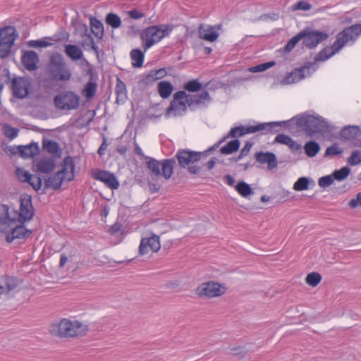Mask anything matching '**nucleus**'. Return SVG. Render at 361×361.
I'll list each match as a JSON object with an SVG mask.
<instances>
[{
	"label": "nucleus",
	"mask_w": 361,
	"mask_h": 361,
	"mask_svg": "<svg viewBox=\"0 0 361 361\" xmlns=\"http://www.w3.org/2000/svg\"><path fill=\"white\" fill-rule=\"evenodd\" d=\"M1 209L4 213V216L1 217V233L4 234L5 240L8 243L15 241L24 243L31 236L32 231L26 228L25 222L21 223L11 216L7 204H1Z\"/></svg>",
	"instance_id": "f257e3e1"
},
{
	"label": "nucleus",
	"mask_w": 361,
	"mask_h": 361,
	"mask_svg": "<svg viewBox=\"0 0 361 361\" xmlns=\"http://www.w3.org/2000/svg\"><path fill=\"white\" fill-rule=\"evenodd\" d=\"M360 35L358 23L345 27L337 34L336 40L331 47L326 46L317 53L314 57V61L320 62L328 60L338 53L349 41L355 43Z\"/></svg>",
	"instance_id": "f03ea898"
},
{
	"label": "nucleus",
	"mask_w": 361,
	"mask_h": 361,
	"mask_svg": "<svg viewBox=\"0 0 361 361\" xmlns=\"http://www.w3.org/2000/svg\"><path fill=\"white\" fill-rule=\"evenodd\" d=\"M296 126L309 137L316 133H324L329 130V123L322 116L303 113L295 116Z\"/></svg>",
	"instance_id": "7ed1b4c3"
},
{
	"label": "nucleus",
	"mask_w": 361,
	"mask_h": 361,
	"mask_svg": "<svg viewBox=\"0 0 361 361\" xmlns=\"http://www.w3.org/2000/svg\"><path fill=\"white\" fill-rule=\"evenodd\" d=\"M49 331L52 335L61 338L82 337L86 335L89 326L76 320L63 319L59 323L53 324Z\"/></svg>",
	"instance_id": "20e7f679"
},
{
	"label": "nucleus",
	"mask_w": 361,
	"mask_h": 361,
	"mask_svg": "<svg viewBox=\"0 0 361 361\" xmlns=\"http://www.w3.org/2000/svg\"><path fill=\"white\" fill-rule=\"evenodd\" d=\"M75 178V164L73 157L67 156L65 157L62 164V169L55 174L45 179L44 184L47 188H52L57 190L61 188L63 180L71 181Z\"/></svg>",
	"instance_id": "39448f33"
},
{
	"label": "nucleus",
	"mask_w": 361,
	"mask_h": 361,
	"mask_svg": "<svg viewBox=\"0 0 361 361\" xmlns=\"http://www.w3.org/2000/svg\"><path fill=\"white\" fill-rule=\"evenodd\" d=\"M146 167L152 180H156L162 176L169 180L173 175L176 161L174 158L164 159L159 161L154 158L147 157Z\"/></svg>",
	"instance_id": "423d86ee"
},
{
	"label": "nucleus",
	"mask_w": 361,
	"mask_h": 361,
	"mask_svg": "<svg viewBox=\"0 0 361 361\" xmlns=\"http://www.w3.org/2000/svg\"><path fill=\"white\" fill-rule=\"evenodd\" d=\"M178 166L182 169H186L190 175H198L200 173L202 166L197 163L200 161V154L188 148L177 150L175 157Z\"/></svg>",
	"instance_id": "0eeeda50"
},
{
	"label": "nucleus",
	"mask_w": 361,
	"mask_h": 361,
	"mask_svg": "<svg viewBox=\"0 0 361 361\" xmlns=\"http://www.w3.org/2000/svg\"><path fill=\"white\" fill-rule=\"evenodd\" d=\"M49 72L50 79L56 81H68L72 75L68 65L59 54L51 56Z\"/></svg>",
	"instance_id": "6e6552de"
},
{
	"label": "nucleus",
	"mask_w": 361,
	"mask_h": 361,
	"mask_svg": "<svg viewBox=\"0 0 361 361\" xmlns=\"http://www.w3.org/2000/svg\"><path fill=\"white\" fill-rule=\"evenodd\" d=\"M188 108V94L184 90H178L173 95V99L166 109L164 116L166 118H169L171 114L174 117L183 116L187 114Z\"/></svg>",
	"instance_id": "1a4fd4ad"
},
{
	"label": "nucleus",
	"mask_w": 361,
	"mask_h": 361,
	"mask_svg": "<svg viewBox=\"0 0 361 361\" xmlns=\"http://www.w3.org/2000/svg\"><path fill=\"white\" fill-rule=\"evenodd\" d=\"M35 212L31 195L23 194L20 197L19 212L13 209L10 214L11 216H15L18 221L26 223L32 219Z\"/></svg>",
	"instance_id": "9d476101"
},
{
	"label": "nucleus",
	"mask_w": 361,
	"mask_h": 361,
	"mask_svg": "<svg viewBox=\"0 0 361 361\" xmlns=\"http://www.w3.org/2000/svg\"><path fill=\"white\" fill-rule=\"evenodd\" d=\"M316 63L314 61V62H307L300 68L293 69L281 80V83L282 85L296 83L305 77L310 76L317 69V67L315 66Z\"/></svg>",
	"instance_id": "9b49d317"
},
{
	"label": "nucleus",
	"mask_w": 361,
	"mask_h": 361,
	"mask_svg": "<svg viewBox=\"0 0 361 361\" xmlns=\"http://www.w3.org/2000/svg\"><path fill=\"white\" fill-rule=\"evenodd\" d=\"M299 32L303 45L309 49H315L320 42L329 38L328 33L310 27H305Z\"/></svg>",
	"instance_id": "f8f14e48"
},
{
	"label": "nucleus",
	"mask_w": 361,
	"mask_h": 361,
	"mask_svg": "<svg viewBox=\"0 0 361 361\" xmlns=\"http://www.w3.org/2000/svg\"><path fill=\"white\" fill-rule=\"evenodd\" d=\"M80 97L72 91L61 92L54 97V102L56 108L61 110L76 109L79 105Z\"/></svg>",
	"instance_id": "ddd939ff"
},
{
	"label": "nucleus",
	"mask_w": 361,
	"mask_h": 361,
	"mask_svg": "<svg viewBox=\"0 0 361 361\" xmlns=\"http://www.w3.org/2000/svg\"><path fill=\"white\" fill-rule=\"evenodd\" d=\"M19 35L13 26L1 27V59L8 56Z\"/></svg>",
	"instance_id": "4468645a"
},
{
	"label": "nucleus",
	"mask_w": 361,
	"mask_h": 361,
	"mask_svg": "<svg viewBox=\"0 0 361 361\" xmlns=\"http://www.w3.org/2000/svg\"><path fill=\"white\" fill-rule=\"evenodd\" d=\"M225 288L217 282L203 283L196 288L195 293L200 297L214 298L223 295Z\"/></svg>",
	"instance_id": "2eb2a0df"
},
{
	"label": "nucleus",
	"mask_w": 361,
	"mask_h": 361,
	"mask_svg": "<svg viewBox=\"0 0 361 361\" xmlns=\"http://www.w3.org/2000/svg\"><path fill=\"white\" fill-rule=\"evenodd\" d=\"M31 82L29 78L25 77H16L11 81L13 94L18 99H24L30 94Z\"/></svg>",
	"instance_id": "dca6fc26"
},
{
	"label": "nucleus",
	"mask_w": 361,
	"mask_h": 361,
	"mask_svg": "<svg viewBox=\"0 0 361 361\" xmlns=\"http://www.w3.org/2000/svg\"><path fill=\"white\" fill-rule=\"evenodd\" d=\"M160 27L159 25H152L147 27L142 33L141 38L145 41L144 49L147 50L152 47L155 43L161 39L160 33Z\"/></svg>",
	"instance_id": "f3484780"
},
{
	"label": "nucleus",
	"mask_w": 361,
	"mask_h": 361,
	"mask_svg": "<svg viewBox=\"0 0 361 361\" xmlns=\"http://www.w3.org/2000/svg\"><path fill=\"white\" fill-rule=\"evenodd\" d=\"M92 177L104 183L108 188L111 190H116L119 188L120 183L116 176L105 170H97L94 174H92Z\"/></svg>",
	"instance_id": "a211bd4d"
},
{
	"label": "nucleus",
	"mask_w": 361,
	"mask_h": 361,
	"mask_svg": "<svg viewBox=\"0 0 361 361\" xmlns=\"http://www.w3.org/2000/svg\"><path fill=\"white\" fill-rule=\"evenodd\" d=\"M21 281L16 276H4L1 281V295L12 296L18 293Z\"/></svg>",
	"instance_id": "6ab92c4d"
},
{
	"label": "nucleus",
	"mask_w": 361,
	"mask_h": 361,
	"mask_svg": "<svg viewBox=\"0 0 361 361\" xmlns=\"http://www.w3.org/2000/svg\"><path fill=\"white\" fill-rule=\"evenodd\" d=\"M148 247L154 252H157L160 250L161 245L158 235H153L149 238H142L139 246V254L140 255H146L148 252Z\"/></svg>",
	"instance_id": "aec40b11"
},
{
	"label": "nucleus",
	"mask_w": 361,
	"mask_h": 361,
	"mask_svg": "<svg viewBox=\"0 0 361 361\" xmlns=\"http://www.w3.org/2000/svg\"><path fill=\"white\" fill-rule=\"evenodd\" d=\"M188 107L191 111H195V105L207 107L206 101L210 102L212 98L207 90L196 94H188Z\"/></svg>",
	"instance_id": "412c9836"
},
{
	"label": "nucleus",
	"mask_w": 361,
	"mask_h": 361,
	"mask_svg": "<svg viewBox=\"0 0 361 361\" xmlns=\"http://www.w3.org/2000/svg\"><path fill=\"white\" fill-rule=\"evenodd\" d=\"M39 61V56L35 51L29 50L23 52L21 62L27 71H32L36 70Z\"/></svg>",
	"instance_id": "4be33fe9"
},
{
	"label": "nucleus",
	"mask_w": 361,
	"mask_h": 361,
	"mask_svg": "<svg viewBox=\"0 0 361 361\" xmlns=\"http://www.w3.org/2000/svg\"><path fill=\"white\" fill-rule=\"evenodd\" d=\"M256 161L259 164H267L269 170L276 168L278 164L277 158L274 153L271 152H257L255 154Z\"/></svg>",
	"instance_id": "5701e85b"
},
{
	"label": "nucleus",
	"mask_w": 361,
	"mask_h": 361,
	"mask_svg": "<svg viewBox=\"0 0 361 361\" xmlns=\"http://www.w3.org/2000/svg\"><path fill=\"white\" fill-rule=\"evenodd\" d=\"M64 52L73 61L83 59L87 65H90L87 60L83 58V53L77 45L71 44H65Z\"/></svg>",
	"instance_id": "b1692460"
},
{
	"label": "nucleus",
	"mask_w": 361,
	"mask_h": 361,
	"mask_svg": "<svg viewBox=\"0 0 361 361\" xmlns=\"http://www.w3.org/2000/svg\"><path fill=\"white\" fill-rule=\"evenodd\" d=\"M358 137H361V129L358 126H346L340 131V137L344 140L353 141Z\"/></svg>",
	"instance_id": "393cba45"
},
{
	"label": "nucleus",
	"mask_w": 361,
	"mask_h": 361,
	"mask_svg": "<svg viewBox=\"0 0 361 361\" xmlns=\"http://www.w3.org/2000/svg\"><path fill=\"white\" fill-rule=\"evenodd\" d=\"M294 121H296L295 116L293 117L292 118H290L289 120H286V121L264 123L265 131H266V133L267 132L277 133L280 130L279 128L289 127L291 125H293V122Z\"/></svg>",
	"instance_id": "a878e982"
},
{
	"label": "nucleus",
	"mask_w": 361,
	"mask_h": 361,
	"mask_svg": "<svg viewBox=\"0 0 361 361\" xmlns=\"http://www.w3.org/2000/svg\"><path fill=\"white\" fill-rule=\"evenodd\" d=\"M39 152L37 142H32L27 145H20V157L23 159L32 158Z\"/></svg>",
	"instance_id": "bb28decb"
},
{
	"label": "nucleus",
	"mask_w": 361,
	"mask_h": 361,
	"mask_svg": "<svg viewBox=\"0 0 361 361\" xmlns=\"http://www.w3.org/2000/svg\"><path fill=\"white\" fill-rule=\"evenodd\" d=\"M115 93L116 95V102L118 104H123L127 99L126 85L119 78L116 79L115 87Z\"/></svg>",
	"instance_id": "cd10ccee"
},
{
	"label": "nucleus",
	"mask_w": 361,
	"mask_h": 361,
	"mask_svg": "<svg viewBox=\"0 0 361 361\" xmlns=\"http://www.w3.org/2000/svg\"><path fill=\"white\" fill-rule=\"evenodd\" d=\"M56 164L53 158H44L42 159L36 164L37 171L50 173L55 169Z\"/></svg>",
	"instance_id": "c85d7f7f"
},
{
	"label": "nucleus",
	"mask_w": 361,
	"mask_h": 361,
	"mask_svg": "<svg viewBox=\"0 0 361 361\" xmlns=\"http://www.w3.org/2000/svg\"><path fill=\"white\" fill-rule=\"evenodd\" d=\"M42 147L50 154L54 155L55 157H61V149L59 144L52 140H43Z\"/></svg>",
	"instance_id": "c756f323"
},
{
	"label": "nucleus",
	"mask_w": 361,
	"mask_h": 361,
	"mask_svg": "<svg viewBox=\"0 0 361 361\" xmlns=\"http://www.w3.org/2000/svg\"><path fill=\"white\" fill-rule=\"evenodd\" d=\"M199 35L200 38L210 42L216 41L219 35L218 32L215 31L213 27L205 29L202 25H200L199 27Z\"/></svg>",
	"instance_id": "7c9ffc66"
},
{
	"label": "nucleus",
	"mask_w": 361,
	"mask_h": 361,
	"mask_svg": "<svg viewBox=\"0 0 361 361\" xmlns=\"http://www.w3.org/2000/svg\"><path fill=\"white\" fill-rule=\"evenodd\" d=\"M90 22L92 33L96 37L102 39L104 35V29L102 23L95 17H91Z\"/></svg>",
	"instance_id": "2f4dec72"
},
{
	"label": "nucleus",
	"mask_w": 361,
	"mask_h": 361,
	"mask_svg": "<svg viewBox=\"0 0 361 361\" xmlns=\"http://www.w3.org/2000/svg\"><path fill=\"white\" fill-rule=\"evenodd\" d=\"M173 90V86L169 81L163 80L158 83L157 91L162 99H167L170 97Z\"/></svg>",
	"instance_id": "473e14b6"
},
{
	"label": "nucleus",
	"mask_w": 361,
	"mask_h": 361,
	"mask_svg": "<svg viewBox=\"0 0 361 361\" xmlns=\"http://www.w3.org/2000/svg\"><path fill=\"white\" fill-rule=\"evenodd\" d=\"M235 190L238 193L244 198H247L251 195L254 194V190L251 185L244 180H240L235 185Z\"/></svg>",
	"instance_id": "72a5a7b5"
},
{
	"label": "nucleus",
	"mask_w": 361,
	"mask_h": 361,
	"mask_svg": "<svg viewBox=\"0 0 361 361\" xmlns=\"http://www.w3.org/2000/svg\"><path fill=\"white\" fill-rule=\"evenodd\" d=\"M132 59V66L135 68H141L145 60V53L140 49H133L130 53Z\"/></svg>",
	"instance_id": "f704fd0d"
},
{
	"label": "nucleus",
	"mask_w": 361,
	"mask_h": 361,
	"mask_svg": "<svg viewBox=\"0 0 361 361\" xmlns=\"http://www.w3.org/2000/svg\"><path fill=\"white\" fill-rule=\"evenodd\" d=\"M240 147V141L238 139H233L221 147L219 152L222 154L228 155L236 152Z\"/></svg>",
	"instance_id": "c9c22d12"
},
{
	"label": "nucleus",
	"mask_w": 361,
	"mask_h": 361,
	"mask_svg": "<svg viewBox=\"0 0 361 361\" xmlns=\"http://www.w3.org/2000/svg\"><path fill=\"white\" fill-rule=\"evenodd\" d=\"M209 82L203 86L202 83L200 82L199 79H192L185 82L183 85V90L186 92H197L202 90L203 87H207Z\"/></svg>",
	"instance_id": "e433bc0d"
},
{
	"label": "nucleus",
	"mask_w": 361,
	"mask_h": 361,
	"mask_svg": "<svg viewBox=\"0 0 361 361\" xmlns=\"http://www.w3.org/2000/svg\"><path fill=\"white\" fill-rule=\"evenodd\" d=\"M320 149L321 147L319 144L314 140L307 142L304 146L305 153L309 157H315L319 153Z\"/></svg>",
	"instance_id": "4c0bfd02"
},
{
	"label": "nucleus",
	"mask_w": 361,
	"mask_h": 361,
	"mask_svg": "<svg viewBox=\"0 0 361 361\" xmlns=\"http://www.w3.org/2000/svg\"><path fill=\"white\" fill-rule=\"evenodd\" d=\"M310 183H312V185H314V180L307 177H300L299 178L293 185V189L296 191H303L309 189Z\"/></svg>",
	"instance_id": "58836bf2"
},
{
	"label": "nucleus",
	"mask_w": 361,
	"mask_h": 361,
	"mask_svg": "<svg viewBox=\"0 0 361 361\" xmlns=\"http://www.w3.org/2000/svg\"><path fill=\"white\" fill-rule=\"evenodd\" d=\"M240 132L243 135L265 130L264 123H259L255 126H240Z\"/></svg>",
	"instance_id": "ea45409f"
},
{
	"label": "nucleus",
	"mask_w": 361,
	"mask_h": 361,
	"mask_svg": "<svg viewBox=\"0 0 361 361\" xmlns=\"http://www.w3.org/2000/svg\"><path fill=\"white\" fill-rule=\"evenodd\" d=\"M106 23L113 29H117L121 25V19L118 15L114 13H109L106 16Z\"/></svg>",
	"instance_id": "a19ab883"
},
{
	"label": "nucleus",
	"mask_w": 361,
	"mask_h": 361,
	"mask_svg": "<svg viewBox=\"0 0 361 361\" xmlns=\"http://www.w3.org/2000/svg\"><path fill=\"white\" fill-rule=\"evenodd\" d=\"M97 90V84L96 82L94 81H88L84 87L83 89V94L85 96V97L87 99H92Z\"/></svg>",
	"instance_id": "79ce46f5"
},
{
	"label": "nucleus",
	"mask_w": 361,
	"mask_h": 361,
	"mask_svg": "<svg viewBox=\"0 0 361 361\" xmlns=\"http://www.w3.org/2000/svg\"><path fill=\"white\" fill-rule=\"evenodd\" d=\"M350 173V169L348 166H343L340 169L333 171L331 173L335 180L343 181L345 180Z\"/></svg>",
	"instance_id": "37998d69"
},
{
	"label": "nucleus",
	"mask_w": 361,
	"mask_h": 361,
	"mask_svg": "<svg viewBox=\"0 0 361 361\" xmlns=\"http://www.w3.org/2000/svg\"><path fill=\"white\" fill-rule=\"evenodd\" d=\"M300 40L301 36L300 35V32H298L287 42L283 48V52L286 54L290 52Z\"/></svg>",
	"instance_id": "c03bdc74"
},
{
	"label": "nucleus",
	"mask_w": 361,
	"mask_h": 361,
	"mask_svg": "<svg viewBox=\"0 0 361 361\" xmlns=\"http://www.w3.org/2000/svg\"><path fill=\"white\" fill-rule=\"evenodd\" d=\"M322 281V276L317 272H311L305 278V282L312 287H316Z\"/></svg>",
	"instance_id": "a18cd8bd"
},
{
	"label": "nucleus",
	"mask_w": 361,
	"mask_h": 361,
	"mask_svg": "<svg viewBox=\"0 0 361 361\" xmlns=\"http://www.w3.org/2000/svg\"><path fill=\"white\" fill-rule=\"evenodd\" d=\"M275 64L276 62L274 61H271L258 64L257 66H251L248 68V71L252 73L263 72L273 67L274 66H275Z\"/></svg>",
	"instance_id": "49530a36"
},
{
	"label": "nucleus",
	"mask_w": 361,
	"mask_h": 361,
	"mask_svg": "<svg viewBox=\"0 0 361 361\" xmlns=\"http://www.w3.org/2000/svg\"><path fill=\"white\" fill-rule=\"evenodd\" d=\"M156 80H157V77L154 75L151 70L148 74L143 75L142 78L139 80L138 84L140 87H145L152 85Z\"/></svg>",
	"instance_id": "de8ad7c7"
},
{
	"label": "nucleus",
	"mask_w": 361,
	"mask_h": 361,
	"mask_svg": "<svg viewBox=\"0 0 361 361\" xmlns=\"http://www.w3.org/2000/svg\"><path fill=\"white\" fill-rule=\"evenodd\" d=\"M16 174L18 180L21 182L29 183V182L32 180V175L23 168H17Z\"/></svg>",
	"instance_id": "09e8293b"
},
{
	"label": "nucleus",
	"mask_w": 361,
	"mask_h": 361,
	"mask_svg": "<svg viewBox=\"0 0 361 361\" xmlns=\"http://www.w3.org/2000/svg\"><path fill=\"white\" fill-rule=\"evenodd\" d=\"M347 163L352 166L361 164V152L358 149L353 150L348 158Z\"/></svg>",
	"instance_id": "8fccbe9b"
},
{
	"label": "nucleus",
	"mask_w": 361,
	"mask_h": 361,
	"mask_svg": "<svg viewBox=\"0 0 361 361\" xmlns=\"http://www.w3.org/2000/svg\"><path fill=\"white\" fill-rule=\"evenodd\" d=\"M4 133L6 137H8L10 140H13L18 136L19 130L17 128L12 127L9 124L4 125Z\"/></svg>",
	"instance_id": "3c124183"
},
{
	"label": "nucleus",
	"mask_w": 361,
	"mask_h": 361,
	"mask_svg": "<svg viewBox=\"0 0 361 361\" xmlns=\"http://www.w3.org/2000/svg\"><path fill=\"white\" fill-rule=\"evenodd\" d=\"M343 149L338 147L337 143H334L333 145L326 148L324 153V157L340 155L343 153Z\"/></svg>",
	"instance_id": "603ef678"
},
{
	"label": "nucleus",
	"mask_w": 361,
	"mask_h": 361,
	"mask_svg": "<svg viewBox=\"0 0 361 361\" xmlns=\"http://www.w3.org/2000/svg\"><path fill=\"white\" fill-rule=\"evenodd\" d=\"M29 47H42L46 48L51 46L52 44L46 39H40L37 40H30L27 42Z\"/></svg>",
	"instance_id": "864d4df0"
},
{
	"label": "nucleus",
	"mask_w": 361,
	"mask_h": 361,
	"mask_svg": "<svg viewBox=\"0 0 361 361\" xmlns=\"http://www.w3.org/2000/svg\"><path fill=\"white\" fill-rule=\"evenodd\" d=\"M334 180L332 174L324 176L319 178L318 185L322 188H326L329 187Z\"/></svg>",
	"instance_id": "5fc2aeb1"
},
{
	"label": "nucleus",
	"mask_w": 361,
	"mask_h": 361,
	"mask_svg": "<svg viewBox=\"0 0 361 361\" xmlns=\"http://www.w3.org/2000/svg\"><path fill=\"white\" fill-rule=\"evenodd\" d=\"M279 13H275V12H271V13H264V14H262L259 17V20H262V21H276L279 19Z\"/></svg>",
	"instance_id": "6e6d98bb"
},
{
	"label": "nucleus",
	"mask_w": 361,
	"mask_h": 361,
	"mask_svg": "<svg viewBox=\"0 0 361 361\" xmlns=\"http://www.w3.org/2000/svg\"><path fill=\"white\" fill-rule=\"evenodd\" d=\"M312 8V5L309 4L307 1H300L293 5L292 10L293 11H298V10H302V11H309Z\"/></svg>",
	"instance_id": "4d7b16f0"
},
{
	"label": "nucleus",
	"mask_w": 361,
	"mask_h": 361,
	"mask_svg": "<svg viewBox=\"0 0 361 361\" xmlns=\"http://www.w3.org/2000/svg\"><path fill=\"white\" fill-rule=\"evenodd\" d=\"M159 27H160V33L161 35V39H163L165 37L169 36L173 29V26L170 24H160L159 25Z\"/></svg>",
	"instance_id": "13d9d810"
},
{
	"label": "nucleus",
	"mask_w": 361,
	"mask_h": 361,
	"mask_svg": "<svg viewBox=\"0 0 361 361\" xmlns=\"http://www.w3.org/2000/svg\"><path fill=\"white\" fill-rule=\"evenodd\" d=\"M274 142L288 146L289 143H292V138L284 134H278L275 137Z\"/></svg>",
	"instance_id": "bf43d9fd"
},
{
	"label": "nucleus",
	"mask_w": 361,
	"mask_h": 361,
	"mask_svg": "<svg viewBox=\"0 0 361 361\" xmlns=\"http://www.w3.org/2000/svg\"><path fill=\"white\" fill-rule=\"evenodd\" d=\"M4 150L5 151V152L8 154H9L10 156H13V155H16V154H19V156L20 157V145H18V146H8V145H6L4 148Z\"/></svg>",
	"instance_id": "052dcab7"
},
{
	"label": "nucleus",
	"mask_w": 361,
	"mask_h": 361,
	"mask_svg": "<svg viewBox=\"0 0 361 361\" xmlns=\"http://www.w3.org/2000/svg\"><path fill=\"white\" fill-rule=\"evenodd\" d=\"M127 13L130 18L134 20H138L145 17V13L137 8H133L128 11Z\"/></svg>",
	"instance_id": "680f3d73"
},
{
	"label": "nucleus",
	"mask_w": 361,
	"mask_h": 361,
	"mask_svg": "<svg viewBox=\"0 0 361 361\" xmlns=\"http://www.w3.org/2000/svg\"><path fill=\"white\" fill-rule=\"evenodd\" d=\"M231 350L233 355L239 356L240 357H244L247 353V350H245L242 346L234 347V348H231Z\"/></svg>",
	"instance_id": "e2e57ef3"
},
{
	"label": "nucleus",
	"mask_w": 361,
	"mask_h": 361,
	"mask_svg": "<svg viewBox=\"0 0 361 361\" xmlns=\"http://www.w3.org/2000/svg\"><path fill=\"white\" fill-rule=\"evenodd\" d=\"M228 136H231V138L233 139H238V137H242L243 135L240 132V126L231 128L228 132Z\"/></svg>",
	"instance_id": "0e129e2a"
},
{
	"label": "nucleus",
	"mask_w": 361,
	"mask_h": 361,
	"mask_svg": "<svg viewBox=\"0 0 361 361\" xmlns=\"http://www.w3.org/2000/svg\"><path fill=\"white\" fill-rule=\"evenodd\" d=\"M348 205L352 209L356 208L358 205L361 207V192L357 194L356 198L349 201Z\"/></svg>",
	"instance_id": "69168bd1"
},
{
	"label": "nucleus",
	"mask_w": 361,
	"mask_h": 361,
	"mask_svg": "<svg viewBox=\"0 0 361 361\" xmlns=\"http://www.w3.org/2000/svg\"><path fill=\"white\" fill-rule=\"evenodd\" d=\"M84 37H85V39H83L82 42L81 43V45L83 48H85L87 47H91L92 44H94V41L90 34L85 35Z\"/></svg>",
	"instance_id": "338daca9"
},
{
	"label": "nucleus",
	"mask_w": 361,
	"mask_h": 361,
	"mask_svg": "<svg viewBox=\"0 0 361 361\" xmlns=\"http://www.w3.org/2000/svg\"><path fill=\"white\" fill-rule=\"evenodd\" d=\"M152 73H153L155 77H157V80L164 78L167 73L164 68H159V70L153 69Z\"/></svg>",
	"instance_id": "774afa93"
}]
</instances>
